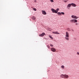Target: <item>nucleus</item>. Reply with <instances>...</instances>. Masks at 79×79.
Wrapping results in <instances>:
<instances>
[{"instance_id": "nucleus-1", "label": "nucleus", "mask_w": 79, "mask_h": 79, "mask_svg": "<svg viewBox=\"0 0 79 79\" xmlns=\"http://www.w3.org/2000/svg\"><path fill=\"white\" fill-rule=\"evenodd\" d=\"M59 8H57L56 10H55L54 9H51V10L52 11V13H57L58 11L59 10Z\"/></svg>"}, {"instance_id": "nucleus-2", "label": "nucleus", "mask_w": 79, "mask_h": 79, "mask_svg": "<svg viewBox=\"0 0 79 79\" xmlns=\"http://www.w3.org/2000/svg\"><path fill=\"white\" fill-rule=\"evenodd\" d=\"M71 23H77V20L76 19H72L70 20Z\"/></svg>"}, {"instance_id": "nucleus-3", "label": "nucleus", "mask_w": 79, "mask_h": 79, "mask_svg": "<svg viewBox=\"0 0 79 79\" xmlns=\"http://www.w3.org/2000/svg\"><path fill=\"white\" fill-rule=\"evenodd\" d=\"M71 18L72 19H77V18H79V17H77L76 16L73 15L71 16Z\"/></svg>"}, {"instance_id": "nucleus-4", "label": "nucleus", "mask_w": 79, "mask_h": 79, "mask_svg": "<svg viewBox=\"0 0 79 79\" xmlns=\"http://www.w3.org/2000/svg\"><path fill=\"white\" fill-rule=\"evenodd\" d=\"M51 50L53 52H56V49L54 48H51Z\"/></svg>"}, {"instance_id": "nucleus-5", "label": "nucleus", "mask_w": 79, "mask_h": 79, "mask_svg": "<svg viewBox=\"0 0 79 79\" xmlns=\"http://www.w3.org/2000/svg\"><path fill=\"white\" fill-rule=\"evenodd\" d=\"M71 3L69 4L67 6V9H69V8H71Z\"/></svg>"}, {"instance_id": "nucleus-6", "label": "nucleus", "mask_w": 79, "mask_h": 79, "mask_svg": "<svg viewBox=\"0 0 79 79\" xmlns=\"http://www.w3.org/2000/svg\"><path fill=\"white\" fill-rule=\"evenodd\" d=\"M65 36V37H69V33H68V32H66V35Z\"/></svg>"}, {"instance_id": "nucleus-7", "label": "nucleus", "mask_w": 79, "mask_h": 79, "mask_svg": "<svg viewBox=\"0 0 79 79\" xmlns=\"http://www.w3.org/2000/svg\"><path fill=\"white\" fill-rule=\"evenodd\" d=\"M42 14L44 15H46L47 14L46 12H45V10H42Z\"/></svg>"}, {"instance_id": "nucleus-8", "label": "nucleus", "mask_w": 79, "mask_h": 79, "mask_svg": "<svg viewBox=\"0 0 79 79\" xmlns=\"http://www.w3.org/2000/svg\"><path fill=\"white\" fill-rule=\"evenodd\" d=\"M44 35H45V33L44 32L43 33L41 34L39 36H40V37H44Z\"/></svg>"}, {"instance_id": "nucleus-9", "label": "nucleus", "mask_w": 79, "mask_h": 79, "mask_svg": "<svg viewBox=\"0 0 79 79\" xmlns=\"http://www.w3.org/2000/svg\"><path fill=\"white\" fill-rule=\"evenodd\" d=\"M69 78V76L66 74H65V77L64 79H68Z\"/></svg>"}, {"instance_id": "nucleus-10", "label": "nucleus", "mask_w": 79, "mask_h": 79, "mask_svg": "<svg viewBox=\"0 0 79 79\" xmlns=\"http://www.w3.org/2000/svg\"><path fill=\"white\" fill-rule=\"evenodd\" d=\"M64 77L65 74L63 75V74H62L60 75V77H61L62 78H63L64 79Z\"/></svg>"}, {"instance_id": "nucleus-11", "label": "nucleus", "mask_w": 79, "mask_h": 79, "mask_svg": "<svg viewBox=\"0 0 79 79\" xmlns=\"http://www.w3.org/2000/svg\"><path fill=\"white\" fill-rule=\"evenodd\" d=\"M71 6L72 5V6H74V7L76 6V4L74 3H71Z\"/></svg>"}, {"instance_id": "nucleus-12", "label": "nucleus", "mask_w": 79, "mask_h": 79, "mask_svg": "<svg viewBox=\"0 0 79 79\" xmlns=\"http://www.w3.org/2000/svg\"><path fill=\"white\" fill-rule=\"evenodd\" d=\"M65 40H66L68 41V40H69V37H65Z\"/></svg>"}, {"instance_id": "nucleus-13", "label": "nucleus", "mask_w": 79, "mask_h": 79, "mask_svg": "<svg viewBox=\"0 0 79 79\" xmlns=\"http://www.w3.org/2000/svg\"><path fill=\"white\" fill-rule=\"evenodd\" d=\"M57 14L59 16H61V12H58Z\"/></svg>"}, {"instance_id": "nucleus-14", "label": "nucleus", "mask_w": 79, "mask_h": 79, "mask_svg": "<svg viewBox=\"0 0 79 79\" xmlns=\"http://www.w3.org/2000/svg\"><path fill=\"white\" fill-rule=\"evenodd\" d=\"M61 68L62 69H64V65H62L61 66Z\"/></svg>"}, {"instance_id": "nucleus-15", "label": "nucleus", "mask_w": 79, "mask_h": 79, "mask_svg": "<svg viewBox=\"0 0 79 79\" xmlns=\"http://www.w3.org/2000/svg\"><path fill=\"white\" fill-rule=\"evenodd\" d=\"M32 18L34 20H35V17H32Z\"/></svg>"}, {"instance_id": "nucleus-16", "label": "nucleus", "mask_w": 79, "mask_h": 79, "mask_svg": "<svg viewBox=\"0 0 79 79\" xmlns=\"http://www.w3.org/2000/svg\"><path fill=\"white\" fill-rule=\"evenodd\" d=\"M55 34H60V33H58L57 31L55 32Z\"/></svg>"}, {"instance_id": "nucleus-17", "label": "nucleus", "mask_w": 79, "mask_h": 79, "mask_svg": "<svg viewBox=\"0 0 79 79\" xmlns=\"http://www.w3.org/2000/svg\"><path fill=\"white\" fill-rule=\"evenodd\" d=\"M67 31H71V29H70L69 28H67Z\"/></svg>"}, {"instance_id": "nucleus-18", "label": "nucleus", "mask_w": 79, "mask_h": 79, "mask_svg": "<svg viewBox=\"0 0 79 79\" xmlns=\"http://www.w3.org/2000/svg\"><path fill=\"white\" fill-rule=\"evenodd\" d=\"M67 1H68V0H64L63 1V2H65V3H66V2H67Z\"/></svg>"}, {"instance_id": "nucleus-19", "label": "nucleus", "mask_w": 79, "mask_h": 79, "mask_svg": "<svg viewBox=\"0 0 79 79\" xmlns=\"http://www.w3.org/2000/svg\"><path fill=\"white\" fill-rule=\"evenodd\" d=\"M33 10H34V11H36V10H37V9H36L35 8H34Z\"/></svg>"}, {"instance_id": "nucleus-20", "label": "nucleus", "mask_w": 79, "mask_h": 79, "mask_svg": "<svg viewBox=\"0 0 79 79\" xmlns=\"http://www.w3.org/2000/svg\"><path fill=\"white\" fill-rule=\"evenodd\" d=\"M61 14H62V15H64V12H61Z\"/></svg>"}, {"instance_id": "nucleus-21", "label": "nucleus", "mask_w": 79, "mask_h": 79, "mask_svg": "<svg viewBox=\"0 0 79 79\" xmlns=\"http://www.w3.org/2000/svg\"><path fill=\"white\" fill-rule=\"evenodd\" d=\"M49 37L50 38H51V39H53V38H52V37L51 36H49Z\"/></svg>"}, {"instance_id": "nucleus-22", "label": "nucleus", "mask_w": 79, "mask_h": 79, "mask_svg": "<svg viewBox=\"0 0 79 79\" xmlns=\"http://www.w3.org/2000/svg\"><path fill=\"white\" fill-rule=\"evenodd\" d=\"M77 55H79V52H77Z\"/></svg>"}, {"instance_id": "nucleus-23", "label": "nucleus", "mask_w": 79, "mask_h": 79, "mask_svg": "<svg viewBox=\"0 0 79 79\" xmlns=\"http://www.w3.org/2000/svg\"><path fill=\"white\" fill-rule=\"evenodd\" d=\"M50 46H51V47H53V45H52V44H51L50 45Z\"/></svg>"}, {"instance_id": "nucleus-24", "label": "nucleus", "mask_w": 79, "mask_h": 79, "mask_svg": "<svg viewBox=\"0 0 79 79\" xmlns=\"http://www.w3.org/2000/svg\"><path fill=\"white\" fill-rule=\"evenodd\" d=\"M47 47L48 48H50V46H49V45H48L47 46Z\"/></svg>"}, {"instance_id": "nucleus-25", "label": "nucleus", "mask_w": 79, "mask_h": 79, "mask_svg": "<svg viewBox=\"0 0 79 79\" xmlns=\"http://www.w3.org/2000/svg\"><path fill=\"white\" fill-rule=\"evenodd\" d=\"M50 1L51 2H53V0H50Z\"/></svg>"}, {"instance_id": "nucleus-26", "label": "nucleus", "mask_w": 79, "mask_h": 79, "mask_svg": "<svg viewBox=\"0 0 79 79\" xmlns=\"http://www.w3.org/2000/svg\"><path fill=\"white\" fill-rule=\"evenodd\" d=\"M75 24H76V25H78V23H76Z\"/></svg>"}, {"instance_id": "nucleus-27", "label": "nucleus", "mask_w": 79, "mask_h": 79, "mask_svg": "<svg viewBox=\"0 0 79 79\" xmlns=\"http://www.w3.org/2000/svg\"><path fill=\"white\" fill-rule=\"evenodd\" d=\"M52 33H54V34H55V32H52Z\"/></svg>"}, {"instance_id": "nucleus-28", "label": "nucleus", "mask_w": 79, "mask_h": 79, "mask_svg": "<svg viewBox=\"0 0 79 79\" xmlns=\"http://www.w3.org/2000/svg\"><path fill=\"white\" fill-rule=\"evenodd\" d=\"M34 2H36V0H35Z\"/></svg>"}, {"instance_id": "nucleus-29", "label": "nucleus", "mask_w": 79, "mask_h": 79, "mask_svg": "<svg viewBox=\"0 0 79 79\" xmlns=\"http://www.w3.org/2000/svg\"><path fill=\"white\" fill-rule=\"evenodd\" d=\"M72 31H74V30H72Z\"/></svg>"}]
</instances>
